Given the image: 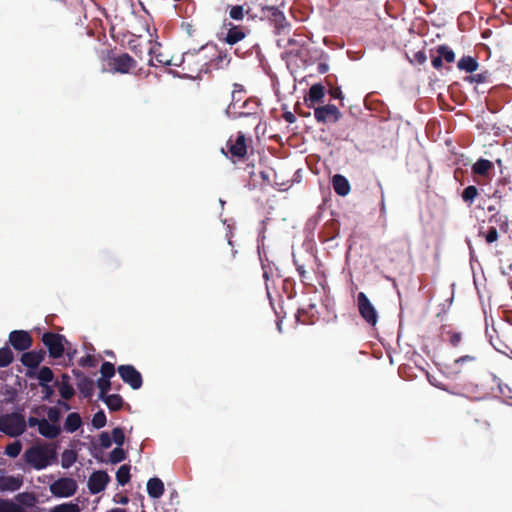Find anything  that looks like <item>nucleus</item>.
Wrapping results in <instances>:
<instances>
[{
    "label": "nucleus",
    "instance_id": "nucleus-1",
    "mask_svg": "<svg viewBox=\"0 0 512 512\" xmlns=\"http://www.w3.org/2000/svg\"><path fill=\"white\" fill-rule=\"evenodd\" d=\"M23 459L35 470L45 469L58 461L56 446L52 443L32 445L25 450Z\"/></svg>",
    "mask_w": 512,
    "mask_h": 512
},
{
    "label": "nucleus",
    "instance_id": "nucleus-2",
    "mask_svg": "<svg viewBox=\"0 0 512 512\" xmlns=\"http://www.w3.org/2000/svg\"><path fill=\"white\" fill-rule=\"evenodd\" d=\"M207 51L208 45L202 46L197 52H185L183 54L179 66H181L186 77L194 79L205 72L209 56Z\"/></svg>",
    "mask_w": 512,
    "mask_h": 512
},
{
    "label": "nucleus",
    "instance_id": "nucleus-3",
    "mask_svg": "<svg viewBox=\"0 0 512 512\" xmlns=\"http://www.w3.org/2000/svg\"><path fill=\"white\" fill-rule=\"evenodd\" d=\"M260 19L266 21L273 27L276 35H288L291 30V24L287 20L284 11L280 6L266 5L260 10Z\"/></svg>",
    "mask_w": 512,
    "mask_h": 512
},
{
    "label": "nucleus",
    "instance_id": "nucleus-4",
    "mask_svg": "<svg viewBox=\"0 0 512 512\" xmlns=\"http://www.w3.org/2000/svg\"><path fill=\"white\" fill-rule=\"evenodd\" d=\"M25 417L13 412L0 416V431L10 437H18L26 431Z\"/></svg>",
    "mask_w": 512,
    "mask_h": 512
},
{
    "label": "nucleus",
    "instance_id": "nucleus-5",
    "mask_svg": "<svg viewBox=\"0 0 512 512\" xmlns=\"http://www.w3.org/2000/svg\"><path fill=\"white\" fill-rule=\"evenodd\" d=\"M106 62L109 71L119 74H129L137 66L136 60L128 53L115 54L110 52L106 57Z\"/></svg>",
    "mask_w": 512,
    "mask_h": 512
},
{
    "label": "nucleus",
    "instance_id": "nucleus-6",
    "mask_svg": "<svg viewBox=\"0 0 512 512\" xmlns=\"http://www.w3.org/2000/svg\"><path fill=\"white\" fill-rule=\"evenodd\" d=\"M479 365L480 361L477 355H463L455 359L453 363L447 367L448 374L452 378H457L462 373L474 371Z\"/></svg>",
    "mask_w": 512,
    "mask_h": 512
},
{
    "label": "nucleus",
    "instance_id": "nucleus-7",
    "mask_svg": "<svg viewBox=\"0 0 512 512\" xmlns=\"http://www.w3.org/2000/svg\"><path fill=\"white\" fill-rule=\"evenodd\" d=\"M42 342L48 349L49 356L58 359L63 356L65 351V343H68L64 335L53 332H46L42 335Z\"/></svg>",
    "mask_w": 512,
    "mask_h": 512
},
{
    "label": "nucleus",
    "instance_id": "nucleus-8",
    "mask_svg": "<svg viewBox=\"0 0 512 512\" xmlns=\"http://www.w3.org/2000/svg\"><path fill=\"white\" fill-rule=\"evenodd\" d=\"M247 141L248 139L241 131H239L235 136H230L227 141V149L230 153V159L233 162H236V160H243L246 157L248 150Z\"/></svg>",
    "mask_w": 512,
    "mask_h": 512
},
{
    "label": "nucleus",
    "instance_id": "nucleus-9",
    "mask_svg": "<svg viewBox=\"0 0 512 512\" xmlns=\"http://www.w3.org/2000/svg\"><path fill=\"white\" fill-rule=\"evenodd\" d=\"M78 485L76 480L70 477H62L54 481L49 489L53 496L58 498H68L73 496L77 491Z\"/></svg>",
    "mask_w": 512,
    "mask_h": 512
},
{
    "label": "nucleus",
    "instance_id": "nucleus-10",
    "mask_svg": "<svg viewBox=\"0 0 512 512\" xmlns=\"http://www.w3.org/2000/svg\"><path fill=\"white\" fill-rule=\"evenodd\" d=\"M357 307L360 316L371 326H375L378 322V314L364 292H359L357 295Z\"/></svg>",
    "mask_w": 512,
    "mask_h": 512
},
{
    "label": "nucleus",
    "instance_id": "nucleus-11",
    "mask_svg": "<svg viewBox=\"0 0 512 512\" xmlns=\"http://www.w3.org/2000/svg\"><path fill=\"white\" fill-rule=\"evenodd\" d=\"M117 371L123 382L128 384L133 390H138L142 387V375L133 365H120Z\"/></svg>",
    "mask_w": 512,
    "mask_h": 512
},
{
    "label": "nucleus",
    "instance_id": "nucleus-12",
    "mask_svg": "<svg viewBox=\"0 0 512 512\" xmlns=\"http://www.w3.org/2000/svg\"><path fill=\"white\" fill-rule=\"evenodd\" d=\"M208 50H211V57L207 61L205 73L213 69H223L229 65L231 59L226 51L219 50L216 45H208Z\"/></svg>",
    "mask_w": 512,
    "mask_h": 512
},
{
    "label": "nucleus",
    "instance_id": "nucleus-13",
    "mask_svg": "<svg viewBox=\"0 0 512 512\" xmlns=\"http://www.w3.org/2000/svg\"><path fill=\"white\" fill-rule=\"evenodd\" d=\"M342 113L333 104H327L314 108V117L318 123H336L341 118Z\"/></svg>",
    "mask_w": 512,
    "mask_h": 512
},
{
    "label": "nucleus",
    "instance_id": "nucleus-14",
    "mask_svg": "<svg viewBox=\"0 0 512 512\" xmlns=\"http://www.w3.org/2000/svg\"><path fill=\"white\" fill-rule=\"evenodd\" d=\"M145 50L147 51L148 56V65L156 66L154 59L157 63L168 66V65H177L173 62L172 58H168L166 55L161 53L159 50L161 45L159 43H152L151 41L145 42Z\"/></svg>",
    "mask_w": 512,
    "mask_h": 512
},
{
    "label": "nucleus",
    "instance_id": "nucleus-15",
    "mask_svg": "<svg viewBox=\"0 0 512 512\" xmlns=\"http://www.w3.org/2000/svg\"><path fill=\"white\" fill-rule=\"evenodd\" d=\"M229 108L233 110L234 118L249 117L258 120L259 103L256 99L245 100L240 110H236V103H232Z\"/></svg>",
    "mask_w": 512,
    "mask_h": 512
},
{
    "label": "nucleus",
    "instance_id": "nucleus-16",
    "mask_svg": "<svg viewBox=\"0 0 512 512\" xmlns=\"http://www.w3.org/2000/svg\"><path fill=\"white\" fill-rule=\"evenodd\" d=\"M431 52H434L433 50ZM436 55L434 53L431 54V63L432 66L440 70L443 66V61L446 63H453L455 61V53L454 51L448 47L447 45H439L435 49Z\"/></svg>",
    "mask_w": 512,
    "mask_h": 512
},
{
    "label": "nucleus",
    "instance_id": "nucleus-17",
    "mask_svg": "<svg viewBox=\"0 0 512 512\" xmlns=\"http://www.w3.org/2000/svg\"><path fill=\"white\" fill-rule=\"evenodd\" d=\"M9 343L17 351L28 350L33 343V339L29 332L25 330H14L9 334Z\"/></svg>",
    "mask_w": 512,
    "mask_h": 512
},
{
    "label": "nucleus",
    "instance_id": "nucleus-18",
    "mask_svg": "<svg viewBox=\"0 0 512 512\" xmlns=\"http://www.w3.org/2000/svg\"><path fill=\"white\" fill-rule=\"evenodd\" d=\"M109 481L110 477L106 471H95L89 477L88 489L91 494H98L105 490Z\"/></svg>",
    "mask_w": 512,
    "mask_h": 512
},
{
    "label": "nucleus",
    "instance_id": "nucleus-19",
    "mask_svg": "<svg viewBox=\"0 0 512 512\" xmlns=\"http://www.w3.org/2000/svg\"><path fill=\"white\" fill-rule=\"evenodd\" d=\"M250 33V29L242 25H234L229 23V28L224 37V42L228 45H235L245 39Z\"/></svg>",
    "mask_w": 512,
    "mask_h": 512
},
{
    "label": "nucleus",
    "instance_id": "nucleus-20",
    "mask_svg": "<svg viewBox=\"0 0 512 512\" xmlns=\"http://www.w3.org/2000/svg\"><path fill=\"white\" fill-rule=\"evenodd\" d=\"M23 485V477L21 475H1L0 476V492L19 490Z\"/></svg>",
    "mask_w": 512,
    "mask_h": 512
},
{
    "label": "nucleus",
    "instance_id": "nucleus-21",
    "mask_svg": "<svg viewBox=\"0 0 512 512\" xmlns=\"http://www.w3.org/2000/svg\"><path fill=\"white\" fill-rule=\"evenodd\" d=\"M46 352L41 349L39 351L24 352L21 356V363L30 369H36L44 360Z\"/></svg>",
    "mask_w": 512,
    "mask_h": 512
},
{
    "label": "nucleus",
    "instance_id": "nucleus-22",
    "mask_svg": "<svg viewBox=\"0 0 512 512\" xmlns=\"http://www.w3.org/2000/svg\"><path fill=\"white\" fill-rule=\"evenodd\" d=\"M325 96V88L321 83L313 84L308 91V95L305 97V103L309 108L315 106V104L321 103Z\"/></svg>",
    "mask_w": 512,
    "mask_h": 512
},
{
    "label": "nucleus",
    "instance_id": "nucleus-23",
    "mask_svg": "<svg viewBox=\"0 0 512 512\" xmlns=\"http://www.w3.org/2000/svg\"><path fill=\"white\" fill-rule=\"evenodd\" d=\"M55 386L58 388L61 397L65 400H70L74 394V388L70 384V376L66 373L61 375V380L55 382Z\"/></svg>",
    "mask_w": 512,
    "mask_h": 512
},
{
    "label": "nucleus",
    "instance_id": "nucleus-24",
    "mask_svg": "<svg viewBox=\"0 0 512 512\" xmlns=\"http://www.w3.org/2000/svg\"><path fill=\"white\" fill-rule=\"evenodd\" d=\"M332 186L336 194L346 196L350 193L351 187L347 178L341 174L332 177Z\"/></svg>",
    "mask_w": 512,
    "mask_h": 512
},
{
    "label": "nucleus",
    "instance_id": "nucleus-25",
    "mask_svg": "<svg viewBox=\"0 0 512 512\" xmlns=\"http://www.w3.org/2000/svg\"><path fill=\"white\" fill-rule=\"evenodd\" d=\"M38 432L48 439H55L59 436L61 429L57 424L50 423L47 419H41Z\"/></svg>",
    "mask_w": 512,
    "mask_h": 512
},
{
    "label": "nucleus",
    "instance_id": "nucleus-26",
    "mask_svg": "<svg viewBox=\"0 0 512 512\" xmlns=\"http://www.w3.org/2000/svg\"><path fill=\"white\" fill-rule=\"evenodd\" d=\"M15 501L28 511V509L35 508L38 502L37 496L33 492H22L15 496Z\"/></svg>",
    "mask_w": 512,
    "mask_h": 512
},
{
    "label": "nucleus",
    "instance_id": "nucleus-27",
    "mask_svg": "<svg viewBox=\"0 0 512 512\" xmlns=\"http://www.w3.org/2000/svg\"><path fill=\"white\" fill-rule=\"evenodd\" d=\"M147 492L151 498L158 499L164 493V484L161 479L154 477L147 482Z\"/></svg>",
    "mask_w": 512,
    "mask_h": 512
},
{
    "label": "nucleus",
    "instance_id": "nucleus-28",
    "mask_svg": "<svg viewBox=\"0 0 512 512\" xmlns=\"http://www.w3.org/2000/svg\"><path fill=\"white\" fill-rule=\"evenodd\" d=\"M26 375L29 378L37 377V379L39 380L40 386L49 384L54 379L53 371L47 366L41 367L37 374L34 372H31V371H28Z\"/></svg>",
    "mask_w": 512,
    "mask_h": 512
},
{
    "label": "nucleus",
    "instance_id": "nucleus-29",
    "mask_svg": "<svg viewBox=\"0 0 512 512\" xmlns=\"http://www.w3.org/2000/svg\"><path fill=\"white\" fill-rule=\"evenodd\" d=\"M82 424L81 417L78 413L72 412L68 414L64 422V430L69 433H73L80 428Z\"/></svg>",
    "mask_w": 512,
    "mask_h": 512
},
{
    "label": "nucleus",
    "instance_id": "nucleus-30",
    "mask_svg": "<svg viewBox=\"0 0 512 512\" xmlns=\"http://www.w3.org/2000/svg\"><path fill=\"white\" fill-rule=\"evenodd\" d=\"M492 168L493 164L491 161L481 158L472 166V173L479 176H486Z\"/></svg>",
    "mask_w": 512,
    "mask_h": 512
},
{
    "label": "nucleus",
    "instance_id": "nucleus-31",
    "mask_svg": "<svg viewBox=\"0 0 512 512\" xmlns=\"http://www.w3.org/2000/svg\"><path fill=\"white\" fill-rule=\"evenodd\" d=\"M77 388L84 398H90L94 392V382L89 377H83L77 381Z\"/></svg>",
    "mask_w": 512,
    "mask_h": 512
},
{
    "label": "nucleus",
    "instance_id": "nucleus-32",
    "mask_svg": "<svg viewBox=\"0 0 512 512\" xmlns=\"http://www.w3.org/2000/svg\"><path fill=\"white\" fill-rule=\"evenodd\" d=\"M478 62L471 56H463L457 63L459 70H464L468 73H473L478 69Z\"/></svg>",
    "mask_w": 512,
    "mask_h": 512
},
{
    "label": "nucleus",
    "instance_id": "nucleus-33",
    "mask_svg": "<svg viewBox=\"0 0 512 512\" xmlns=\"http://www.w3.org/2000/svg\"><path fill=\"white\" fill-rule=\"evenodd\" d=\"M110 411H119L122 409L124 400L119 394H111L102 399Z\"/></svg>",
    "mask_w": 512,
    "mask_h": 512
},
{
    "label": "nucleus",
    "instance_id": "nucleus-34",
    "mask_svg": "<svg viewBox=\"0 0 512 512\" xmlns=\"http://www.w3.org/2000/svg\"><path fill=\"white\" fill-rule=\"evenodd\" d=\"M0 512H28L24 507L18 505L11 499L0 498Z\"/></svg>",
    "mask_w": 512,
    "mask_h": 512
},
{
    "label": "nucleus",
    "instance_id": "nucleus-35",
    "mask_svg": "<svg viewBox=\"0 0 512 512\" xmlns=\"http://www.w3.org/2000/svg\"><path fill=\"white\" fill-rule=\"evenodd\" d=\"M77 461V453L72 449H66L61 455V465L63 468H70Z\"/></svg>",
    "mask_w": 512,
    "mask_h": 512
},
{
    "label": "nucleus",
    "instance_id": "nucleus-36",
    "mask_svg": "<svg viewBox=\"0 0 512 512\" xmlns=\"http://www.w3.org/2000/svg\"><path fill=\"white\" fill-rule=\"evenodd\" d=\"M130 466L124 464L116 472V480L119 485L124 486L130 481Z\"/></svg>",
    "mask_w": 512,
    "mask_h": 512
},
{
    "label": "nucleus",
    "instance_id": "nucleus-37",
    "mask_svg": "<svg viewBox=\"0 0 512 512\" xmlns=\"http://www.w3.org/2000/svg\"><path fill=\"white\" fill-rule=\"evenodd\" d=\"M13 360V352L8 346L0 348V368L9 366Z\"/></svg>",
    "mask_w": 512,
    "mask_h": 512
},
{
    "label": "nucleus",
    "instance_id": "nucleus-38",
    "mask_svg": "<svg viewBox=\"0 0 512 512\" xmlns=\"http://www.w3.org/2000/svg\"><path fill=\"white\" fill-rule=\"evenodd\" d=\"M478 196V189L474 185L467 186L462 192V199L469 206L474 202L475 198Z\"/></svg>",
    "mask_w": 512,
    "mask_h": 512
},
{
    "label": "nucleus",
    "instance_id": "nucleus-39",
    "mask_svg": "<svg viewBox=\"0 0 512 512\" xmlns=\"http://www.w3.org/2000/svg\"><path fill=\"white\" fill-rule=\"evenodd\" d=\"M489 222H495L498 224L500 230L504 233L508 231L509 224H508V217L506 215H501L500 213H495L489 218Z\"/></svg>",
    "mask_w": 512,
    "mask_h": 512
},
{
    "label": "nucleus",
    "instance_id": "nucleus-40",
    "mask_svg": "<svg viewBox=\"0 0 512 512\" xmlns=\"http://www.w3.org/2000/svg\"><path fill=\"white\" fill-rule=\"evenodd\" d=\"M442 334L447 335V341L449 342V344L452 347H458L462 340L461 332H457V331H453V330L444 331V329H442Z\"/></svg>",
    "mask_w": 512,
    "mask_h": 512
},
{
    "label": "nucleus",
    "instance_id": "nucleus-41",
    "mask_svg": "<svg viewBox=\"0 0 512 512\" xmlns=\"http://www.w3.org/2000/svg\"><path fill=\"white\" fill-rule=\"evenodd\" d=\"M248 12L249 10L245 11L244 6L242 5L230 6L229 16L235 21H241L244 19L245 13Z\"/></svg>",
    "mask_w": 512,
    "mask_h": 512
},
{
    "label": "nucleus",
    "instance_id": "nucleus-42",
    "mask_svg": "<svg viewBox=\"0 0 512 512\" xmlns=\"http://www.w3.org/2000/svg\"><path fill=\"white\" fill-rule=\"evenodd\" d=\"M479 236L484 237L487 244H492L498 241L499 234L496 227L491 226L487 232L479 231Z\"/></svg>",
    "mask_w": 512,
    "mask_h": 512
},
{
    "label": "nucleus",
    "instance_id": "nucleus-43",
    "mask_svg": "<svg viewBox=\"0 0 512 512\" xmlns=\"http://www.w3.org/2000/svg\"><path fill=\"white\" fill-rule=\"evenodd\" d=\"M22 450V443L16 440L5 447V454L11 458H16Z\"/></svg>",
    "mask_w": 512,
    "mask_h": 512
},
{
    "label": "nucleus",
    "instance_id": "nucleus-44",
    "mask_svg": "<svg viewBox=\"0 0 512 512\" xmlns=\"http://www.w3.org/2000/svg\"><path fill=\"white\" fill-rule=\"evenodd\" d=\"M500 394L509 400H512V379H507L505 382L498 384Z\"/></svg>",
    "mask_w": 512,
    "mask_h": 512
},
{
    "label": "nucleus",
    "instance_id": "nucleus-45",
    "mask_svg": "<svg viewBox=\"0 0 512 512\" xmlns=\"http://www.w3.org/2000/svg\"><path fill=\"white\" fill-rule=\"evenodd\" d=\"M126 456L127 455H126V452L124 451V449H122L121 447L117 446L110 453L109 461L112 464H117V463H120V462L124 461L126 459Z\"/></svg>",
    "mask_w": 512,
    "mask_h": 512
},
{
    "label": "nucleus",
    "instance_id": "nucleus-46",
    "mask_svg": "<svg viewBox=\"0 0 512 512\" xmlns=\"http://www.w3.org/2000/svg\"><path fill=\"white\" fill-rule=\"evenodd\" d=\"M97 387L99 388V399L102 400L108 396V391L111 389V381L109 379L99 378L97 380Z\"/></svg>",
    "mask_w": 512,
    "mask_h": 512
},
{
    "label": "nucleus",
    "instance_id": "nucleus-47",
    "mask_svg": "<svg viewBox=\"0 0 512 512\" xmlns=\"http://www.w3.org/2000/svg\"><path fill=\"white\" fill-rule=\"evenodd\" d=\"M101 378L111 379L115 375V367L111 362H104L100 368Z\"/></svg>",
    "mask_w": 512,
    "mask_h": 512
},
{
    "label": "nucleus",
    "instance_id": "nucleus-48",
    "mask_svg": "<svg viewBox=\"0 0 512 512\" xmlns=\"http://www.w3.org/2000/svg\"><path fill=\"white\" fill-rule=\"evenodd\" d=\"M275 174L272 168H266L259 172V176L261 178V186H269L272 183V176Z\"/></svg>",
    "mask_w": 512,
    "mask_h": 512
},
{
    "label": "nucleus",
    "instance_id": "nucleus-49",
    "mask_svg": "<svg viewBox=\"0 0 512 512\" xmlns=\"http://www.w3.org/2000/svg\"><path fill=\"white\" fill-rule=\"evenodd\" d=\"M107 419L103 410L96 412L92 418V425L97 428H103L106 425Z\"/></svg>",
    "mask_w": 512,
    "mask_h": 512
},
{
    "label": "nucleus",
    "instance_id": "nucleus-50",
    "mask_svg": "<svg viewBox=\"0 0 512 512\" xmlns=\"http://www.w3.org/2000/svg\"><path fill=\"white\" fill-rule=\"evenodd\" d=\"M51 512H80L79 506L73 503H64L55 506Z\"/></svg>",
    "mask_w": 512,
    "mask_h": 512
},
{
    "label": "nucleus",
    "instance_id": "nucleus-51",
    "mask_svg": "<svg viewBox=\"0 0 512 512\" xmlns=\"http://www.w3.org/2000/svg\"><path fill=\"white\" fill-rule=\"evenodd\" d=\"M112 441L121 447L125 441V434L122 428L116 427L112 430Z\"/></svg>",
    "mask_w": 512,
    "mask_h": 512
},
{
    "label": "nucleus",
    "instance_id": "nucleus-52",
    "mask_svg": "<svg viewBox=\"0 0 512 512\" xmlns=\"http://www.w3.org/2000/svg\"><path fill=\"white\" fill-rule=\"evenodd\" d=\"M293 263L296 266V270L299 274L300 280L302 283H307L306 281L309 279L307 272L305 270V267L303 265V262H300L299 259L293 258Z\"/></svg>",
    "mask_w": 512,
    "mask_h": 512
},
{
    "label": "nucleus",
    "instance_id": "nucleus-53",
    "mask_svg": "<svg viewBox=\"0 0 512 512\" xmlns=\"http://www.w3.org/2000/svg\"><path fill=\"white\" fill-rule=\"evenodd\" d=\"M145 42L144 43H137V44H132L131 43V50L133 51V53L139 57L141 60L144 59V56L146 55L147 56V51L145 50Z\"/></svg>",
    "mask_w": 512,
    "mask_h": 512
},
{
    "label": "nucleus",
    "instance_id": "nucleus-54",
    "mask_svg": "<svg viewBox=\"0 0 512 512\" xmlns=\"http://www.w3.org/2000/svg\"><path fill=\"white\" fill-rule=\"evenodd\" d=\"M48 421L53 424L57 423L60 419V411L56 407H50L47 411Z\"/></svg>",
    "mask_w": 512,
    "mask_h": 512
},
{
    "label": "nucleus",
    "instance_id": "nucleus-55",
    "mask_svg": "<svg viewBox=\"0 0 512 512\" xmlns=\"http://www.w3.org/2000/svg\"><path fill=\"white\" fill-rule=\"evenodd\" d=\"M99 441H100L101 447L104 449L109 448L112 444V438L110 437V435L107 432H102L99 435Z\"/></svg>",
    "mask_w": 512,
    "mask_h": 512
},
{
    "label": "nucleus",
    "instance_id": "nucleus-56",
    "mask_svg": "<svg viewBox=\"0 0 512 512\" xmlns=\"http://www.w3.org/2000/svg\"><path fill=\"white\" fill-rule=\"evenodd\" d=\"M79 365L82 367H94L95 358L92 355H86L79 360Z\"/></svg>",
    "mask_w": 512,
    "mask_h": 512
},
{
    "label": "nucleus",
    "instance_id": "nucleus-57",
    "mask_svg": "<svg viewBox=\"0 0 512 512\" xmlns=\"http://www.w3.org/2000/svg\"><path fill=\"white\" fill-rule=\"evenodd\" d=\"M41 387H42V392H43V399L49 400L54 394V390H53L52 386H50L49 384H46V385H41Z\"/></svg>",
    "mask_w": 512,
    "mask_h": 512
},
{
    "label": "nucleus",
    "instance_id": "nucleus-58",
    "mask_svg": "<svg viewBox=\"0 0 512 512\" xmlns=\"http://www.w3.org/2000/svg\"><path fill=\"white\" fill-rule=\"evenodd\" d=\"M487 78H488V73L483 72V73H479V74H475V75L471 76V81L476 82V83H484L487 81Z\"/></svg>",
    "mask_w": 512,
    "mask_h": 512
},
{
    "label": "nucleus",
    "instance_id": "nucleus-59",
    "mask_svg": "<svg viewBox=\"0 0 512 512\" xmlns=\"http://www.w3.org/2000/svg\"><path fill=\"white\" fill-rule=\"evenodd\" d=\"M329 94L334 99H343L342 91L340 87H332L329 90Z\"/></svg>",
    "mask_w": 512,
    "mask_h": 512
},
{
    "label": "nucleus",
    "instance_id": "nucleus-60",
    "mask_svg": "<svg viewBox=\"0 0 512 512\" xmlns=\"http://www.w3.org/2000/svg\"><path fill=\"white\" fill-rule=\"evenodd\" d=\"M414 60L418 64H424L427 61V56L425 51H418L414 54Z\"/></svg>",
    "mask_w": 512,
    "mask_h": 512
},
{
    "label": "nucleus",
    "instance_id": "nucleus-61",
    "mask_svg": "<svg viewBox=\"0 0 512 512\" xmlns=\"http://www.w3.org/2000/svg\"><path fill=\"white\" fill-rule=\"evenodd\" d=\"M26 424H28L30 427L37 426L39 429L41 425V419H38L36 417H29L28 422Z\"/></svg>",
    "mask_w": 512,
    "mask_h": 512
},
{
    "label": "nucleus",
    "instance_id": "nucleus-62",
    "mask_svg": "<svg viewBox=\"0 0 512 512\" xmlns=\"http://www.w3.org/2000/svg\"><path fill=\"white\" fill-rule=\"evenodd\" d=\"M283 118L288 123H294L296 121V117L294 116V114L292 112H284Z\"/></svg>",
    "mask_w": 512,
    "mask_h": 512
},
{
    "label": "nucleus",
    "instance_id": "nucleus-63",
    "mask_svg": "<svg viewBox=\"0 0 512 512\" xmlns=\"http://www.w3.org/2000/svg\"><path fill=\"white\" fill-rule=\"evenodd\" d=\"M377 184H378V187L380 188V192H381V211H384L385 210V197H384L383 186L380 181H378Z\"/></svg>",
    "mask_w": 512,
    "mask_h": 512
},
{
    "label": "nucleus",
    "instance_id": "nucleus-64",
    "mask_svg": "<svg viewBox=\"0 0 512 512\" xmlns=\"http://www.w3.org/2000/svg\"><path fill=\"white\" fill-rule=\"evenodd\" d=\"M73 374L77 378V381H80L83 377H87L82 371L76 369L73 370Z\"/></svg>",
    "mask_w": 512,
    "mask_h": 512
}]
</instances>
